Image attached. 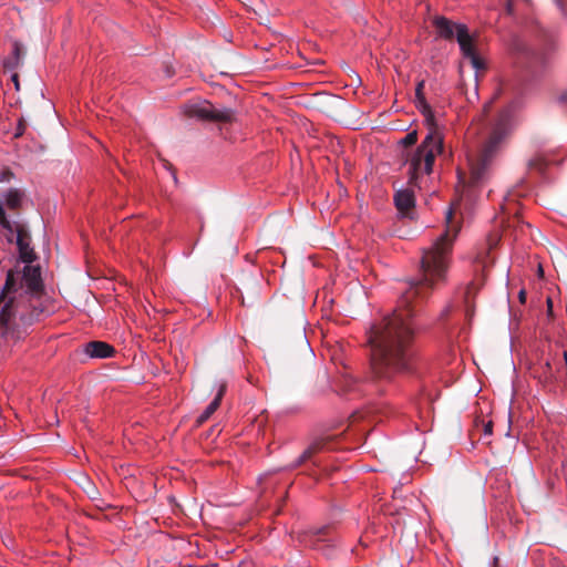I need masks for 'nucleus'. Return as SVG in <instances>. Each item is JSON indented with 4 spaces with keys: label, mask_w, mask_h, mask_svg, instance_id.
Returning <instances> with one entry per match:
<instances>
[{
    "label": "nucleus",
    "mask_w": 567,
    "mask_h": 567,
    "mask_svg": "<svg viewBox=\"0 0 567 567\" xmlns=\"http://www.w3.org/2000/svg\"><path fill=\"white\" fill-rule=\"evenodd\" d=\"M185 113L189 117L209 122L230 123L235 118V113L231 109H219L207 101L185 105Z\"/></svg>",
    "instance_id": "0eeeda50"
},
{
    "label": "nucleus",
    "mask_w": 567,
    "mask_h": 567,
    "mask_svg": "<svg viewBox=\"0 0 567 567\" xmlns=\"http://www.w3.org/2000/svg\"><path fill=\"white\" fill-rule=\"evenodd\" d=\"M417 141V134L415 131L408 133L402 140L401 143L404 146H411L414 145Z\"/></svg>",
    "instance_id": "a211bd4d"
},
{
    "label": "nucleus",
    "mask_w": 567,
    "mask_h": 567,
    "mask_svg": "<svg viewBox=\"0 0 567 567\" xmlns=\"http://www.w3.org/2000/svg\"><path fill=\"white\" fill-rule=\"evenodd\" d=\"M445 219V230L423 250L422 277L411 282L410 288L402 295L398 308L373 324L368 332L371 348L369 380L375 383L378 393H383L384 385L411 369L416 330L415 306H412V302L419 297L424 298L437 285L446 281L453 245L461 230V224L454 221L452 208L447 209Z\"/></svg>",
    "instance_id": "f257e3e1"
},
{
    "label": "nucleus",
    "mask_w": 567,
    "mask_h": 567,
    "mask_svg": "<svg viewBox=\"0 0 567 567\" xmlns=\"http://www.w3.org/2000/svg\"><path fill=\"white\" fill-rule=\"evenodd\" d=\"M492 433H493V422L488 421L487 423L484 424V434L492 435Z\"/></svg>",
    "instance_id": "aec40b11"
},
{
    "label": "nucleus",
    "mask_w": 567,
    "mask_h": 567,
    "mask_svg": "<svg viewBox=\"0 0 567 567\" xmlns=\"http://www.w3.org/2000/svg\"><path fill=\"white\" fill-rule=\"evenodd\" d=\"M473 289H474V284H471V285L467 287L466 295L468 296Z\"/></svg>",
    "instance_id": "c85d7f7f"
},
{
    "label": "nucleus",
    "mask_w": 567,
    "mask_h": 567,
    "mask_svg": "<svg viewBox=\"0 0 567 567\" xmlns=\"http://www.w3.org/2000/svg\"><path fill=\"white\" fill-rule=\"evenodd\" d=\"M512 132L511 113L501 112L480 144L467 152L470 186L483 185L492 175Z\"/></svg>",
    "instance_id": "f03ea898"
},
{
    "label": "nucleus",
    "mask_w": 567,
    "mask_h": 567,
    "mask_svg": "<svg viewBox=\"0 0 567 567\" xmlns=\"http://www.w3.org/2000/svg\"><path fill=\"white\" fill-rule=\"evenodd\" d=\"M217 392L214 400L206 406V409L198 415L197 423L203 424L206 422L219 408L223 396L226 393L227 384L224 381H220L216 384Z\"/></svg>",
    "instance_id": "f8f14e48"
},
{
    "label": "nucleus",
    "mask_w": 567,
    "mask_h": 567,
    "mask_svg": "<svg viewBox=\"0 0 567 567\" xmlns=\"http://www.w3.org/2000/svg\"><path fill=\"white\" fill-rule=\"evenodd\" d=\"M84 353L90 358L107 359L115 354V349L107 342L104 341H90L84 344Z\"/></svg>",
    "instance_id": "9d476101"
},
{
    "label": "nucleus",
    "mask_w": 567,
    "mask_h": 567,
    "mask_svg": "<svg viewBox=\"0 0 567 567\" xmlns=\"http://www.w3.org/2000/svg\"><path fill=\"white\" fill-rule=\"evenodd\" d=\"M394 204L400 214L408 216V213L415 206V196L412 188L400 189L394 194Z\"/></svg>",
    "instance_id": "9b49d317"
},
{
    "label": "nucleus",
    "mask_w": 567,
    "mask_h": 567,
    "mask_svg": "<svg viewBox=\"0 0 567 567\" xmlns=\"http://www.w3.org/2000/svg\"><path fill=\"white\" fill-rule=\"evenodd\" d=\"M518 297H519L520 302L524 303L525 300H526V292H525V290H520Z\"/></svg>",
    "instance_id": "bb28decb"
},
{
    "label": "nucleus",
    "mask_w": 567,
    "mask_h": 567,
    "mask_svg": "<svg viewBox=\"0 0 567 567\" xmlns=\"http://www.w3.org/2000/svg\"><path fill=\"white\" fill-rule=\"evenodd\" d=\"M474 131H475V127H474V126H471V127H470V130H468V134L474 133Z\"/></svg>",
    "instance_id": "c756f323"
},
{
    "label": "nucleus",
    "mask_w": 567,
    "mask_h": 567,
    "mask_svg": "<svg viewBox=\"0 0 567 567\" xmlns=\"http://www.w3.org/2000/svg\"><path fill=\"white\" fill-rule=\"evenodd\" d=\"M324 447V442L322 440H316L312 442L303 452L302 454L291 464L288 466L289 470H295L302 465L303 463L312 460V457L321 452Z\"/></svg>",
    "instance_id": "ddd939ff"
},
{
    "label": "nucleus",
    "mask_w": 567,
    "mask_h": 567,
    "mask_svg": "<svg viewBox=\"0 0 567 567\" xmlns=\"http://www.w3.org/2000/svg\"><path fill=\"white\" fill-rule=\"evenodd\" d=\"M2 301L6 303L0 311V328L2 336H8L12 328L27 329L40 321L47 308L43 296L24 293L23 291L10 293Z\"/></svg>",
    "instance_id": "20e7f679"
},
{
    "label": "nucleus",
    "mask_w": 567,
    "mask_h": 567,
    "mask_svg": "<svg viewBox=\"0 0 567 567\" xmlns=\"http://www.w3.org/2000/svg\"><path fill=\"white\" fill-rule=\"evenodd\" d=\"M328 530H329V527H322V528L318 529L316 532V534L319 535V536L327 535Z\"/></svg>",
    "instance_id": "a878e982"
},
{
    "label": "nucleus",
    "mask_w": 567,
    "mask_h": 567,
    "mask_svg": "<svg viewBox=\"0 0 567 567\" xmlns=\"http://www.w3.org/2000/svg\"><path fill=\"white\" fill-rule=\"evenodd\" d=\"M506 11H507L508 14H513L514 13V4H513L512 0L507 1V3H506Z\"/></svg>",
    "instance_id": "4be33fe9"
},
{
    "label": "nucleus",
    "mask_w": 567,
    "mask_h": 567,
    "mask_svg": "<svg viewBox=\"0 0 567 567\" xmlns=\"http://www.w3.org/2000/svg\"><path fill=\"white\" fill-rule=\"evenodd\" d=\"M4 204L9 209H18L24 199V192L18 188H10L3 195Z\"/></svg>",
    "instance_id": "4468645a"
},
{
    "label": "nucleus",
    "mask_w": 567,
    "mask_h": 567,
    "mask_svg": "<svg viewBox=\"0 0 567 567\" xmlns=\"http://www.w3.org/2000/svg\"><path fill=\"white\" fill-rule=\"evenodd\" d=\"M3 301H0V303H2Z\"/></svg>",
    "instance_id": "7c9ffc66"
},
{
    "label": "nucleus",
    "mask_w": 567,
    "mask_h": 567,
    "mask_svg": "<svg viewBox=\"0 0 567 567\" xmlns=\"http://www.w3.org/2000/svg\"><path fill=\"white\" fill-rule=\"evenodd\" d=\"M557 7L560 9L561 13L564 16H566V11H565V8H564V4H563V1L561 0H555Z\"/></svg>",
    "instance_id": "b1692460"
},
{
    "label": "nucleus",
    "mask_w": 567,
    "mask_h": 567,
    "mask_svg": "<svg viewBox=\"0 0 567 567\" xmlns=\"http://www.w3.org/2000/svg\"><path fill=\"white\" fill-rule=\"evenodd\" d=\"M17 246L19 248L20 258L24 262H31L33 260V250L29 247V244L23 238V230L17 229Z\"/></svg>",
    "instance_id": "2eb2a0df"
},
{
    "label": "nucleus",
    "mask_w": 567,
    "mask_h": 567,
    "mask_svg": "<svg viewBox=\"0 0 567 567\" xmlns=\"http://www.w3.org/2000/svg\"><path fill=\"white\" fill-rule=\"evenodd\" d=\"M22 121H19V125H18V128H17V133H16V136H20L22 135L23 133V125H22Z\"/></svg>",
    "instance_id": "393cba45"
},
{
    "label": "nucleus",
    "mask_w": 567,
    "mask_h": 567,
    "mask_svg": "<svg viewBox=\"0 0 567 567\" xmlns=\"http://www.w3.org/2000/svg\"><path fill=\"white\" fill-rule=\"evenodd\" d=\"M558 102L560 104H566L567 105V92H564L561 93L559 96H558Z\"/></svg>",
    "instance_id": "5701e85b"
},
{
    "label": "nucleus",
    "mask_w": 567,
    "mask_h": 567,
    "mask_svg": "<svg viewBox=\"0 0 567 567\" xmlns=\"http://www.w3.org/2000/svg\"><path fill=\"white\" fill-rule=\"evenodd\" d=\"M432 24L435 28L437 38L451 41L454 37L457 38L458 28L462 23H455L443 16H435Z\"/></svg>",
    "instance_id": "1a4fd4ad"
},
{
    "label": "nucleus",
    "mask_w": 567,
    "mask_h": 567,
    "mask_svg": "<svg viewBox=\"0 0 567 567\" xmlns=\"http://www.w3.org/2000/svg\"><path fill=\"white\" fill-rule=\"evenodd\" d=\"M532 373L544 385L567 380V352L559 349L550 350L538 360Z\"/></svg>",
    "instance_id": "423d86ee"
},
{
    "label": "nucleus",
    "mask_w": 567,
    "mask_h": 567,
    "mask_svg": "<svg viewBox=\"0 0 567 567\" xmlns=\"http://www.w3.org/2000/svg\"><path fill=\"white\" fill-rule=\"evenodd\" d=\"M456 40L463 58L470 60L473 69L476 71L484 70L486 68L485 62L478 55L475 48L474 38L470 34L466 24L460 25Z\"/></svg>",
    "instance_id": "6e6552de"
},
{
    "label": "nucleus",
    "mask_w": 567,
    "mask_h": 567,
    "mask_svg": "<svg viewBox=\"0 0 567 567\" xmlns=\"http://www.w3.org/2000/svg\"><path fill=\"white\" fill-rule=\"evenodd\" d=\"M12 176V173L10 171H3L0 175V182L9 181Z\"/></svg>",
    "instance_id": "412c9836"
},
{
    "label": "nucleus",
    "mask_w": 567,
    "mask_h": 567,
    "mask_svg": "<svg viewBox=\"0 0 567 567\" xmlns=\"http://www.w3.org/2000/svg\"><path fill=\"white\" fill-rule=\"evenodd\" d=\"M12 55H13L12 56L13 62L7 63L6 65L10 66V68H16L20 63V60H21V48L18 42L13 43Z\"/></svg>",
    "instance_id": "f3484780"
},
{
    "label": "nucleus",
    "mask_w": 567,
    "mask_h": 567,
    "mask_svg": "<svg viewBox=\"0 0 567 567\" xmlns=\"http://www.w3.org/2000/svg\"><path fill=\"white\" fill-rule=\"evenodd\" d=\"M12 81L14 82L16 87L18 89L19 87L18 74L12 75Z\"/></svg>",
    "instance_id": "cd10ccee"
},
{
    "label": "nucleus",
    "mask_w": 567,
    "mask_h": 567,
    "mask_svg": "<svg viewBox=\"0 0 567 567\" xmlns=\"http://www.w3.org/2000/svg\"><path fill=\"white\" fill-rule=\"evenodd\" d=\"M20 291L42 296L43 282L38 266L27 265L22 271L10 269L7 272L4 285L0 288V301L10 296V293Z\"/></svg>",
    "instance_id": "39448f33"
},
{
    "label": "nucleus",
    "mask_w": 567,
    "mask_h": 567,
    "mask_svg": "<svg viewBox=\"0 0 567 567\" xmlns=\"http://www.w3.org/2000/svg\"><path fill=\"white\" fill-rule=\"evenodd\" d=\"M424 84H425L424 80H422V81L416 83V86H415V101H419V100H422V97H425L424 93H423Z\"/></svg>",
    "instance_id": "6ab92c4d"
},
{
    "label": "nucleus",
    "mask_w": 567,
    "mask_h": 567,
    "mask_svg": "<svg viewBox=\"0 0 567 567\" xmlns=\"http://www.w3.org/2000/svg\"><path fill=\"white\" fill-rule=\"evenodd\" d=\"M417 110L429 124V133L408 161L409 185L421 189L424 178L433 171L435 157L444 151V137L434 124V114L425 97L415 101Z\"/></svg>",
    "instance_id": "7ed1b4c3"
},
{
    "label": "nucleus",
    "mask_w": 567,
    "mask_h": 567,
    "mask_svg": "<svg viewBox=\"0 0 567 567\" xmlns=\"http://www.w3.org/2000/svg\"><path fill=\"white\" fill-rule=\"evenodd\" d=\"M0 226L9 231V233H13V224L11 223V220L8 218L7 214H6V210L3 208V204L2 202H0Z\"/></svg>",
    "instance_id": "dca6fc26"
}]
</instances>
